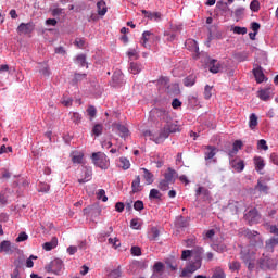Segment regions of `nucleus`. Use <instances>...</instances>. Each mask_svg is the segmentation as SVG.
I'll use <instances>...</instances> for the list:
<instances>
[{
	"label": "nucleus",
	"instance_id": "nucleus-63",
	"mask_svg": "<svg viewBox=\"0 0 278 278\" xmlns=\"http://www.w3.org/2000/svg\"><path fill=\"white\" fill-rule=\"evenodd\" d=\"M29 236H27L25 232H21L16 238V242H25V240H27Z\"/></svg>",
	"mask_w": 278,
	"mask_h": 278
},
{
	"label": "nucleus",
	"instance_id": "nucleus-3",
	"mask_svg": "<svg viewBox=\"0 0 278 278\" xmlns=\"http://www.w3.org/2000/svg\"><path fill=\"white\" fill-rule=\"evenodd\" d=\"M91 160L94 166H98V168H101L102 170H108V168H110V159H108V155L103 152H93Z\"/></svg>",
	"mask_w": 278,
	"mask_h": 278
},
{
	"label": "nucleus",
	"instance_id": "nucleus-25",
	"mask_svg": "<svg viewBox=\"0 0 278 278\" xmlns=\"http://www.w3.org/2000/svg\"><path fill=\"white\" fill-rule=\"evenodd\" d=\"M58 247V237H53L50 242L43 243L45 251H51Z\"/></svg>",
	"mask_w": 278,
	"mask_h": 278
},
{
	"label": "nucleus",
	"instance_id": "nucleus-48",
	"mask_svg": "<svg viewBox=\"0 0 278 278\" xmlns=\"http://www.w3.org/2000/svg\"><path fill=\"white\" fill-rule=\"evenodd\" d=\"M119 162L124 170H128V168L131 166V163H129V160H127L126 157H121Z\"/></svg>",
	"mask_w": 278,
	"mask_h": 278
},
{
	"label": "nucleus",
	"instance_id": "nucleus-53",
	"mask_svg": "<svg viewBox=\"0 0 278 278\" xmlns=\"http://www.w3.org/2000/svg\"><path fill=\"white\" fill-rule=\"evenodd\" d=\"M97 199L102 200L103 203L108 201V195H105V190L100 189L97 193Z\"/></svg>",
	"mask_w": 278,
	"mask_h": 278
},
{
	"label": "nucleus",
	"instance_id": "nucleus-14",
	"mask_svg": "<svg viewBox=\"0 0 278 278\" xmlns=\"http://www.w3.org/2000/svg\"><path fill=\"white\" fill-rule=\"evenodd\" d=\"M124 79H125V76L123 75V72H121V70L115 71L112 76L113 86L123 85Z\"/></svg>",
	"mask_w": 278,
	"mask_h": 278
},
{
	"label": "nucleus",
	"instance_id": "nucleus-17",
	"mask_svg": "<svg viewBox=\"0 0 278 278\" xmlns=\"http://www.w3.org/2000/svg\"><path fill=\"white\" fill-rule=\"evenodd\" d=\"M220 63H218V61L212 59L208 62V70L211 73H220Z\"/></svg>",
	"mask_w": 278,
	"mask_h": 278
},
{
	"label": "nucleus",
	"instance_id": "nucleus-51",
	"mask_svg": "<svg viewBox=\"0 0 278 278\" xmlns=\"http://www.w3.org/2000/svg\"><path fill=\"white\" fill-rule=\"evenodd\" d=\"M72 121L75 123V125H79V123H81V114L74 112L72 115Z\"/></svg>",
	"mask_w": 278,
	"mask_h": 278
},
{
	"label": "nucleus",
	"instance_id": "nucleus-27",
	"mask_svg": "<svg viewBox=\"0 0 278 278\" xmlns=\"http://www.w3.org/2000/svg\"><path fill=\"white\" fill-rule=\"evenodd\" d=\"M261 101H270V89H262L258 91Z\"/></svg>",
	"mask_w": 278,
	"mask_h": 278
},
{
	"label": "nucleus",
	"instance_id": "nucleus-40",
	"mask_svg": "<svg viewBox=\"0 0 278 278\" xmlns=\"http://www.w3.org/2000/svg\"><path fill=\"white\" fill-rule=\"evenodd\" d=\"M256 125H257V115H255V113H252L250 115L249 127L250 129H255Z\"/></svg>",
	"mask_w": 278,
	"mask_h": 278
},
{
	"label": "nucleus",
	"instance_id": "nucleus-19",
	"mask_svg": "<svg viewBox=\"0 0 278 278\" xmlns=\"http://www.w3.org/2000/svg\"><path fill=\"white\" fill-rule=\"evenodd\" d=\"M132 194L142 192V186H140V176H137L131 184Z\"/></svg>",
	"mask_w": 278,
	"mask_h": 278
},
{
	"label": "nucleus",
	"instance_id": "nucleus-58",
	"mask_svg": "<svg viewBox=\"0 0 278 278\" xmlns=\"http://www.w3.org/2000/svg\"><path fill=\"white\" fill-rule=\"evenodd\" d=\"M204 99H212V87L210 85L204 88Z\"/></svg>",
	"mask_w": 278,
	"mask_h": 278
},
{
	"label": "nucleus",
	"instance_id": "nucleus-29",
	"mask_svg": "<svg viewBox=\"0 0 278 278\" xmlns=\"http://www.w3.org/2000/svg\"><path fill=\"white\" fill-rule=\"evenodd\" d=\"M85 170V177L78 179V184H86L87 181H90V177H92V169L88 167H84Z\"/></svg>",
	"mask_w": 278,
	"mask_h": 278
},
{
	"label": "nucleus",
	"instance_id": "nucleus-8",
	"mask_svg": "<svg viewBox=\"0 0 278 278\" xmlns=\"http://www.w3.org/2000/svg\"><path fill=\"white\" fill-rule=\"evenodd\" d=\"M199 268H201L200 261L191 263L185 269H182L181 277H188V275H192V273H197V270H199Z\"/></svg>",
	"mask_w": 278,
	"mask_h": 278
},
{
	"label": "nucleus",
	"instance_id": "nucleus-26",
	"mask_svg": "<svg viewBox=\"0 0 278 278\" xmlns=\"http://www.w3.org/2000/svg\"><path fill=\"white\" fill-rule=\"evenodd\" d=\"M86 77H88L87 74L75 73L74 78L71 80L72 86H77V84L79 81H84V79H86Z\"/></svg>",
	"mask_w": 278,
	"mask_h": 278
},
{
	"label": "nucleus",
	"instance_id": "nucleus-15",
	"mask_svg": "<svg viewBox=\"0 0 278 278\" xmlns=\"http://www.w3.org/2000/svg\"><path fill=\"white\" fill-rule=\"evenodd\" d=\"M253 75L257 84H262L263 81L266 80V76L264 75V71H262L261 66L253 70Z\"/></svg>",
	"mask_w": 278,
	"mask_h": 278
},
{
	"label": "nucleus",
	"instance_id": "nucleus-24",
	"mask_svg": "<svg viewBox=\"0 0 278 278\" xmlns=\"http://www.w3.org/2000/svg\"><path fill=\"white\" fill-rule=\"evenodd\" d=\"M97 8L99 16H105V14L108 13V7L105 5V1H99L97 3Z\"/></svg>",
	"mask_w": 278,
	"mask_h": 278
},
{
	"label": "nucleus",
	"instance_id": "nucleus-42",
	"mask_svg": "<svg viewBox=\"0 0 278 278\" xmlns=\"http://www.w3.org/2000/svg\"><path fill=\"white\" fill-rule=\"evenodd\" d=\"M151 36H153V33L149 31V30H146L143 31L142 34V46L147 49V42H149V38H151Z\"/></svg>",
	"mask_w": 278,
	"mask_h": 278
},
{
	"label": "nucleus",
	"instance_id": "nucleus-38",
	"mask_svg": "<svg viewBox=\"0 0 278 278\" xmlns=\"http://www.w3.org/2000/svg\"><path fill=\"white\" fill-rule=\"evenodd\" d=\"M240 268H242V265L240 264V262L233 261L232 263H229V270H231L232 273L235 271L238 273Z\"/></svg>",
	"mask_w": 278,
	"mask_h": 278
},
{
	"label": "nucleus",
	"instance_id": "nucleus-46",
	"mask_svg": "<svg viewBox=\"0 0 278 278\" xmlns=\"http://www.w3.org/2000/svg\"><path fill=\"white\" fill-rule=\"evenodd\" d=\"M197 81V78L192 75L190 76H187L185 79H184V84L185 86H192L193 84H195Z\"/></svg>",
	"mask_w": 278,
	"mask_h": 278
},
{
	"label": "nucleus",
	"instance_id": "nucleus-28",
	"mask_svg": "<svg viewBox=\"0 0 278 278\" xmlns=\"http://www.w3.org/2000/svg\"><path fill=\"white\" fill-rule=\"evenodd\" d=\"M141 170H143V179L148 186H151V184H153V173L149 172L147 168H141Z\"/></svg>",
	"mask_w": 278,
	"mask_h": 278
},
{
	"label": "nucleus",
	"instance_id": "nucleus-55",
	"mask_svg": "<svg viewBox=\"0 0 278 278\" xmlns=\"http://www.w3.org/2000/svg\"><path fill=\"white\" fill-rule=\"evenodd\" d=\"M164 36H166L167 42H173L177 39V35L175 33L165 31Z\"/></svg>",
	"mask_w": 278,
	"mask_h": 278
},
{
	"label": "nucleus",
	"instance_id": "nucleus-43",
	"mask_svg": "<svg viewBox=\"0 0 278 278\" xmlns=\"http://www.w3.org/2000/svg\"><path fill=\"white\" fill-rule=\"evenodd\" d=\"M149 199H162V193L157 189H151Z\"/></svg>",
	"mask_w": 278,
	"mask_h": 278
},
{
	"label": "nucleus",
	"instance_id": "nucleus-21",
	"mask_svg": "<svg viewBox=\"0 0 278 278\" xmlns=\"http://www.w3.org/2000/svg\"><path fill=\"white\" fill-rule=\"evenodd\" d=\"M116 129L119 131L121 138H127L129 136V128L122 124H115Z\"/></svg>",
	"mask_w": 278,
	"mask_h": 278
},
{
	"label": "nucleus",
	"instance_id": "nucleus-9",
	"mask_svg": "<svg viewBox=\"0 0 278 278\" xmlns=\"http://www.w3.org/2000/svg\"><path fill=\"white\" fill-rule=\"evenodd\" d=\"M34 29H36V26L34 25L33 22L30 23H21L17 27V34H31V31H34Z\"/></svg>",
	"mask_w": 278,
	"mask_h": 278
},
{
	"label": "nucleus",
	"instance_id": "nucleus-39",
	"mask_svg": "<svg viewBox=\"0 0 278 278\" xmlns=\"http://www.w3.org/2000/svg\"><path fill=\"white\" fill-rule=\"evenodd\" d=\"M153 273H159L160 275H162L164 273V263L156 262L153 266Z\"/></svg>",
	"mask_w": 278,
	"mask_h": 278
},
{
	"label": "nucleus",
	"instance_id": "nucleus-60",
	"mask_svg": "<svg viewBox=\"0 0 278 278\" xmlns=\"http://www.w3.org/2000/svg\"><path fill=\"white\" fill-rule=\"evenodd\" d=\"M49 190H51V186L42 182L39 185L38 192H49Z\"/></svg>",
	"mask_w": 278,
	"mask_h": 278
},
{
	"label": "nucleus",
	"instance_id": "nucleus-11",
	"mask_svg": "<svg viewBox=\"0 0 278 278\" xmlns=\"http://www.w3.org/2000/svg\"><path fill=\"white\" fill-rule=\"evenodd\" d=\"M177 170L168 167L166 173L164 174V180L168 181L169 184H175V180L177 179Z\"/></svg>",
	"mask_w": 278,
	"mask_h": 278
},
{
	"label": "nucleus",
	"instance_id": "nucleus-56",
	"mask_svg": "<svg viewBox=\"0 0 278 278\" xmlns=\"http://www.w3.org/2000/svg\"><path fill=\"white\" fill-rule=\"evenodd\" d=\"M130 253L131 255H135V256H140L142 255V250L140 249V247H136L134 245L131 249H130Z\"/></svg>",
	"mask_w": 278,
	"mask_h": 278
},
{
	"label": "nucleus",
	"instance_id": "nucleus-16",
	"mask_svg": "<svg viewBox=\"0 0 278 278\" xmlns=\"http://www.w3.org/2000/svg\"><path fill=\"white\" fill-rule=\"evenodd\" d=\"M185 47H187L189 51H193V53H199V45L194 39H188L185 42Z\"/></svg>",
	"mask_w": 278,
	"mask_h": 278
},
{
	"label": "nucleus",
	"instance_id": "nucleus-33",
	"mask_svg": "<svg viewBox=\"0 0 278 278\" xmlns=\"http://www.w3.org/2000/svg\"><path fill=\"white\" fill-rule=\"evenodd\" d=\"M76 64H78L83 68H84V66H86V68H88V62H86V54H78L76 56Z\"/></svg>",
	"mask_w": 278,
	"mask_h": 278
},
{
	"label": "nucleus",
	"instance_id": "nucleus-5",
	"mask_svg": "<svg viewBox=\"0 0 278 278\" xmlns=\"http://www.w3.org/2000/svg\"><path fill=\"white\" fill-rule=\"evenodd\" d=\"M260 268L262 270H276L277 262L270 257L265 256L264 258H260L257 261Z\"/></svg>",
	"mask_w": 278,
	"mask_h": 278
},
{
	"label": "nucleus",
	"instance_id": "nucleus-37",
	"mask_svg": "<svg viewBox=\"0 0 278 278\" xmlns=\"http://www.w3.org/2000/svg\"><path fill=\"white\" fill-rule=\"evenodd\" d=\"M213 251L217 253H225L227 251V245L225 243L213 244Z\"/></svg>",
	"mask_w": 278,
	"mask_h": 278
},
{
	"label": "nucleus",
	"instance_id": "nucleus-36",
	"mask_svg": "<svg viewBox=\"0 0 278 278\" xmlns=\"http://www.w3.org/2000/svg\"><path fill=\"white\" fill-rule=\"evenodd\" d=\"M170 186V182L168 180H165L164 178L160 180L159 182V189L162 190V192H166Z\"/></svg>",
	"mask_w": 278,
	"mask_h": 278
},
{
	"label": "nucleus",
	"instance_id": "nucleus-31",
	"mask_svg": "<svg viewBox=\"0 0 278 278\" xmlns=\"http://www.w3.org/2000/svg\"><path fill=\"white\" fill-rule=\"evenodd\" d=\"M240 149H242V141L236 140L232 144V151L229 152L230 157H233V155H236Z\"/></svg>",
	"mask_w": 278,
	"mask_h": 278
},
{
	"label": "nucleus",
	"instance_id": "nucleus-6",
	"mask_svg": "<svg viewBox=\"0 0 278 278\" xmlns=\"http://www.w3.org/2000/svg\"><path fill=\"white\" fill-rule=\"evenodd\" d=\"M260 218L261 216H260V212H257V208H252L244 214V220H247L249 225H255V223H257Z\"/></svg>",
	"mask_w": 278,
	"mask_h": 278
},
{
	"label": "nucleus",
	"instance_id": "nucleus-41",
	"mask_svg": "<svg viewBox=\"0 0 278 278\" xmlns=\"http://www.w3.org/2000/svg\"><path fill=\"white\" fill-rule=\"evenodd\" d=\"M147 18H150V21H160V18H162V13L150 12V13H148Z\"/></svg>",
	"mask_w": 278,
	"mask_h": 278
},
{
	"label": "nucleus",
	"instance_id": "nucleus-12",
	"mask_svg": "<svg viewBox=\"0 0 278 278\" xmlns=\"http://www.w3.org/2000/svg\"><path fill=\"white\" fill-rule=\"evenodd\" d=\"M278 245V237H271L270 239L265 241V249L269 253L275 252V248Z\"/></svg>",
	"mask_w": 278,
	"mask_h": 278
},
{
	"label": "nucleus",
	"instance_id": "nucleus-45",
	"mask_svg": "<svg viewBox=\"0 0 278 278\" xmlns=\"http://www.w3.org/2000/svg\"><path fill=\"white\" fill-rule=\"evenodd\" d=\"M87 114L88 116H90V121H92V118L97 116V108H94L93 105H89L87 109Z\"/></svg>",
	"mask_w": 278,
	"mask_h": 278
},
{
	"label": "nucleus",
	"instance_id": "nucleus-54",
	"mask_svg": "<svg viewBox=\"0 0 278 278\" xmlns=\"http://www.w3.org/2000/svg\"><path fill=\"white\" fill-rule=\"evenodd\" d=\"M134 208H135L137 212H141V210H144V202H142L141 200H137V201L134 203Z\"/></svg>",
	"mask_w": 278,
	"mask_h": 278
},
{
	"label": "nucleus",
	"instance_id": "nucleus-52",
	"mask_svg": "<svg viewBox=\"0 0 278 278\" xmlns=\"http://www.w3.org/2000/svg\"><path fill=\"white\" fill-rule=\"evenodd\" d=\"M250 10H252V12H260V1L253 0L250 3Z\"/></svg>",
	"mask_w": 278,
	"mask_h": 278
},
{
	"label": "nucleus",
	"instance_id": "nucleus-35",
	"mask_svg": "<svg viewBox=\"0 0 278 278\" xmlns=\"http://www.w3.org/2000/svg\"><path fill=\"white\" fill-rule=\"evenodd\" d=\"M211 278H227L223 268L217 267Z\"/></svg>",
	"mask_w": 278,
	"mask_h": 278
},
{
	"label": "nucleus",
	"instance_id": "nucleus-30",
	"mask_svg": "<svg viewBox=\"0 0 278 278\" xmlns=\"http://www.w3.org/2000/svg\"><path fill=\"white\" fill-rule=\"evenodd\" d=\"M142 71V65L141 64H138L136 62H131L130 63V66H129V72L132 74V75H138V73H140Z\"/></svg>",
	"mask_w": 278,
	"mask_h": 278
},
{
	"label": "nucleus",
	"instance_id": "nucleus-49",
	"mask_svg": "<svg viewBox=\"0 0 278 278\" xmlns=\"http://www.w3.org/2000/svg\"><path fill=\"white\" fill-rule=\"evenodd\" d=\"M232 31L233 34L244 36L247 34V27L235 26Z\"/></svg>",
	"mask_w": 278,
	"mask_h": 278
},
{
	"label": "nucleus",
	"instance_id": "nucleus-10",
	"mask_svg": "<svg viewBox=\"0 0 278 278\" xmlns=\"http://www.w3.org/2000/svg\"><path fill=\"white\" fill-rule=\"evenodd\" d=\"M195 197H202L203 201H210V199H212V193L210 192V189L205 187H199L195 190Z\"/></svg>",
	"mask_w": 278,
	"mask_h": 278
},
{
	"label": "nucleus",
	"instance_id": "nucleus-4",
	"mask_svg": "<svg viewBox=\"0 0 278 278\" xmlns=\"http://www.w3.org/2000/svg\"><path fill=\"white\" fill-rule=\"evenodd\" d=\"M240 260L243 261V264L248 267V270L253 271L255 268V253L248 250H241Z\"/></svg>",
	"mask_w": 278,
	"mask_h": 278
},
{
	"label": "nucleus",
	"instance_id": "nucleus-23",
	"mask_svg": "<svg viewBox=\"0 0 278 278\" xmlns=\"http://www.w3.org/2000/svg\"><path fill=\"white\" fill-rule=\"evenodd\" d=\"M148 238L151 241H155L157 240V238H160V229H157V227H152L150 229V231L148 232Z\"/></svg>",
	"mask_w": 278,
	"mask_h": 278
},
{
	"label": "nucleus",
	"instance_id": "nucleus-34",
	"mask_svg": "<svg viewBox=\"0 0 278 278\" xmlns=\"http://www.w3.org/2000/svg\"><path fill=\"white\" fill-rule=\"evenodd\" d=\"M42 68L40 70L41 75H43V77H49V75H51V68L49 67V64H47V62L41 63Z\"/></svg>",
	"mask_w": 278,
	"mask_h": 278
},
{
	"label": "nucleus",
	"instance_id": "nucleus-32",
	"mask_svg": "<svg viewBox=\"0 0 278 278\" xmlns=\"http://www.w3.org/2000/svg\"><path fill=\"white\" fill-rule=\"evenodd\" d=\"M12 251V244L10 241H2L0 244V252L1 253H10Z\"/></svg>",
	"mask_w": 278,
	"mask_h": 278
},
{
	"label": "nucleus",
	"instance_id": "nucleus-57",
	"mask_svg": "<svg viewBox=\"0 0 278 278\" xmlns=\"http://www.w3.org/2000/svg\"><path fill=\"white\" fill-rule=\"evenodd\" d=\"M109 244H112L113 249H118V247H121V240H118V238H109Z\"/></svg>",
	"mask_w": 278,
	"mask_h": 278
},
{
	"label": "nucleus",
	"instance_id": "nucleus-47",
	"mask_svg": "<svg viewBox=\"0 0 278 278\" xmlns=\"http://www.w3.org/2000/svg\"><path fill=\"white\" fill-rule=\"evenodd\" d=\"M199 97L198 96H190L189 97V104L192 106V108H198L199 105Z\"/></svg>",
	"mask_w": 278,
	"mask_h": 278
},
{
	"label": "nucleus",
	"instance_id": "nucleus-22",
	"mask_svg": "<svg viewBox=\"0 0 278 278\" xmlns=\"http://www.w3.org/2000/svg\"><path fill=\"white\" fill-rule=\"evenodd\" d=\"M254 164H255V170H257V173H260L261 170H264V166H266V163H264V159H262V156H255Z\"/></svg>",
	"mask_w": 278,
	"mask_h": 278
},
{
	"label": "nucleus",
	"instance_id": "nucleus-7",
	"mask_svg": "<svg viewBox=\"0 0 278 278\" xmlns=\"http://www.w3.org/2000/svg\"><path fill=\"white\" fill-rule=\"evenodd\" d=\"M62 268H64V263L62 260L56 258L50 263L48 266V273H53L54 275H60L62 273Z\"/></svg>",
	"mask_w": 278,
	"mask_h": 278
},
{
	"label": "nucleus",
	"instance_id": "nucleus-44",
	"mask_svg": "<svg viewBox=\"0 0 278 278\" xmlns=\"http://www.w3.org/2000/svg\"><path fill=\"white\" fill-rule=\"evenodd\" d=\"M92 134L94 136H101V134H103V125L101 124H96L93 129H92Z\"/></svg>",
	"mask_w": 278,
	"mask_h": 278
},
{
	"label": "nucleus",
	"instance_id": "nucleus-2",
	"mask_svg": "<svg viewBox=\"0 0 278 278\" xmlns=\"http://www.w3.org/2000/svg\"><path fill=\"white\" fill-rule=\"evenodd\" d=\"M239 236H243V238H247L252 247H262V244H264V240L260 236V232L255 230H251L249 228L241 229L239 231Z\"/></svg>",
	"mask_w": 278,
	"mask_h": 278
},
{
	"label": "nucleus",
	"instance_id": "nucleus-13",
	"mask_svg": "<svg viewBox=\"0 0 278 278\" xmlns=\"http://www.w3.org/2000/svg\"><path fill=\"white\" fill-rule=\"evenodd\" d=\"M230 166L237 173H242L244 170V161L240 159H235L230 161Z\"/></svg>",
	"mask_w": 278,
	"mask_h": 278
},
{
	"label": "nucleus",
	"instance_id": "nucleus-62",
	"mask_svg": "<svg viewBox=\"0 0 278 278\" xmlns=\"http://www.w3.org/2000/svg\"><path fill=\"white\" fill-rule=\"evenodd\" d=\"M258 149H263V151H268V144H266V140L261 139L257 143Z\"/></svg>",
	"mask_w": 278,
	"mask_h": 278
},
{
	"label": "nucleus",
	"instance_id": "nucleus-64",
	"mask_svg": "<svg viewBox=\"0 0 278 278\" xmlns=\"http://www.w3.org/2000/svg\"><path fill=\"white\" fill-rule=\"evenodd\" d=\"M270 162H273V164L278 166V154L277 153H271L270 154Z\"/></svg>",
	"mask_w": 278,
	"mask_h": 278
},
{
	"label": "nucleus",
	"instance_id": "nucleus-61",
	"mask_svg": "<svg viewBox=\"0 0 278 278\" xmlns=\"http://www.w3.org/2000/svg\"><path fill=\"white\" fill-rule=\"evenodd\" d=\"M165 264L167 267L170 268V270H173V271L177 270V263H175L170 260H167V261H165Z\"/></svg>",
	"mask_w": 278,
	"mask_h": 278
},
{
	"label": "nucleus",
	"instance_id": "nucleus-20",
	"mask_svg": "<svg viewBox=\"0 0 278 278\" xmlns=\"http://www.w3.org/2000/svg\"><path fill=\"white\" fill-rule=\"evenodd\" d=\"M255 190H258V192H263L264 194H268V185H266V182H264V180L258 179L256 186H255Z\"/></svg>",
	"mask_w": 278,
	"mask_h": 278
},
{
	"label": "nucleus",
	"instance_id": "nucleus-18",
	"mask_svg": "<svg viewBox=\"0 0 278 278\" xmlns=\"http://www.w3.org/2000/svg\"><path fill=\"white\" fill-rule=\"evenodd\" d=\"M205 152H204V157L205 160H212L214 155H216V147L214 146H205Z\"/></svg>",
	"mask_w": 278,
	"mask_h": 278
},
{
	"label": "nucleus",
	"instance_id": "nucleus-59",
	"mask_svg": "<svg viewBox=\"0 0 278 278\" xmlns=\"http://www.w3.org/2000/svg\"><path fill=\"white\" fill-rule=\"evenodd\" d=\"M74 45L78 47V49H84V45H86V40L84 38H76Z\"/></svg>",
	"mask_w": 278,
	"mask_h": 278
},
{
	"label": "nucleus",
	"instance_id": "nucleus-50",
	"mask_svg": "<svg viewBox=\"0 0 278 278\" xmlns=\"http://www.w3.org/2000/svg\"><path fill=\"white\" fill-rule=\"evenodd\" d=\"M83 160H84V153H78L72 157V162L74 164H81Z\"/></svg>",
	"mask_w": 278,
	"mask_h": 278
},
{
	"label": "nucleus",
	"instance_id": "nucleus-1",
	"mask_svg": "<svg viewBox=\"0 0 278 278\" xmlns=\"http://www.w3.org/2000/svg\"><path fill=\"white\" fill-rule=\"evenodd\" d=\"M150 116L160 123L161 128L159 136L153 139V132L151 130H143L142 136L144 138H150V140H153L155 144H162L170 134L179 131V126L173 123V117H170V113H168V111L164 109H153L150 112Z\"/></svg>",
	"mask_w": 278,
	"mask_h": 278
}]
</instances>
